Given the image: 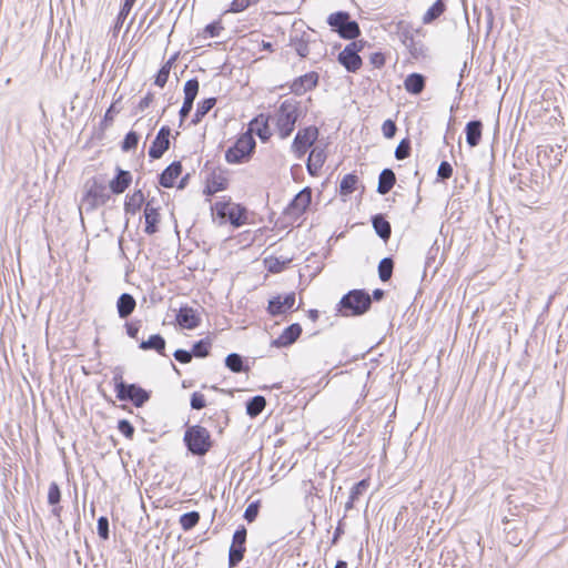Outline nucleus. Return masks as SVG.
<instances>
[{"label": "nucleus", "instance_id": "nucleus-1", "mask_svg": "<svg viewBox=\"0 0 568 568\" xmlns=\"http://www.w3.org/2000/svg\"><path fill=\"white\" fill-rule=\"evenodd\" d=\"M372 297L365 290L347 292L337 305V312L343 316H361L369 311Z\"/></svg>", "mask_w": 568, "mask_h": 568}, {"label": "nucleus", "instance_id": "nucleus-2", "mask_svg": "<svg viewBox=\"0 0 568 568\" xmlns=\"http://www.w3.org/2000/svg\"><path fill=\"white\" fill-rule=\"evenodd\" d=\"M301 115L300 104L294 100H285L276 111V128L281 139L288 138Z\"/></svg>", "mask_w": 568, "mask_h": 568}, {"label": "nucleus", "instance_id": "nucleus-3", "mask_svg": "<svg viewBox=\"0 0 568 568\" xmlns=\"http://www.w3.org/2000/svg\"><path fill=\"white\" fill-rule=\"evenodd\" d=\"M183 442L187 450L194 456H204L213 446L210 432L201 425L189 426L184 433Z\"/></svg>", "mask_w": 568, "mask_h": 568}, {"label": "nucleus", "instance_id": "nucleus-4", "mask_svg": "<svg viewBox=\"0 0 568 568\" xmlns=\"http://www.w3.org/2000/svg\"><path fill=\"white\" fill-rule=\"evenodd\" d=\"M116 398L131 402L135 407H142L151 397V393L138 384H128L120 374L113 377Z\"/></svg>", "mask_w": 568, "mask_h": 568}, {"label": "nucleus", "instance_id": "nucleus-5", "mask_svg": "<svg viewBox=\"0 0 568 568\" xmlns=\"http://www.w3.org/2000/svg\"><path fill=\"white\" fill-rule=\"evenodd\" d=\"M256 142L251 132L240 135L236 142L225 151V160L231 164L246 163L251 160Z\"/></svg>", "mask_w": 568, "mask_h": 568}, {"label": "nucleus", "instance_id": "nucleus-6", "mask_svg": "<svg viewBox=\"0 0 568 568\" xmlns=\"http://www.w3.org/2000/svg\"><path fill=\"white\" fill-rule=\"evenodd\" d=\"M85 189L81 209L83 207L87 212L97 210L110 200V193L108 192L104 181L98 178L90 179L85 183Z\"/></svg>", "mask_w": 568, "mask_h": 568}, {"label": "nucleus", "instance_id": "nucleus-7", "mask_svg": "<svg viewBox=\"0 0 568 568\" xmlns=\"http://www.w3.org/2000/svg\"><path fill=\"white\" fill-rule=\"evenodd\" d=\"M327 24L333 31L346 40H355L361 34V29L355 20L351 19L347 11H336L327 18Z\"/></svg>", "mask_w": 568, "mask_h": 568}, {"label": "nucleus", "instance_id": "nucleus-8", "mask_svg": "<svg viewBox=\"0 0 568 568\" xmlns=\"http://www.w3.org/2000/svg\"><path fill=\"white\" fill-rule=\"evenodd\" d=\"M364 45L363 40H354L339 52L337 60L348 72L355 73L362 67L363 61L358 53Z\"/></svg>", "mask_w": 568, "mask_h": 568}, {"label": "nucleus", "instance_id": "nucleus-9", "mask_svg": "<svg viewBox=\"0 0 568 568\" xmlns=\"http://www.w3.org/2000/svg\"><path fill=\"white\" fill-rule=\"evenodd\" d=\"M215 210L220 217L227 219L234 227H240L247 221V210L241 204L216 202Z\"/></svg>", "mask_w": 568, "mask_h": 568}, {"label": "nucleus", "instance_id": "nucleus-10", "mask_svg": "<svg viewBox=\"0 0 568 568\" xmlns=\"http://www.w3.org/2000/svg\"><path fill=\"white\" fill-rule=\"evenodd\" d=\"M246 538L247 530L245 526L241 525L234 531L232 542L229 549V567H236L244 558L246 552Z\"/></svg>", "mask_w": 568, "mask_h": 568}, {"label": "nucleus", "instance_id": "nucleus-11", "mask_svg": "<svg viewBox=\"0 0 568 568\" xmlns=\"http://www.w3.org/2000/svg\"><path fill=\"white\" fill-rule=\"evenodd\" d=\"M318 129L314 125L301 129L292 143V150L298 159L304 156L307 149L317 140Z\"/></svg>", "mask_w": 568, "mask_h": 568}, {"label": "nucleus", "instance_id": "nucleus-12", "mask_svg": "<svg viewBox=\"0 0 568 568\" xmlns=\"http://www.w3.org/2000/svg\"><path fill=\"white\" fill-rule=\"evenodd\" d=\"M170 134L171 129L168 125H163L155 139L153 140L151 146L149 148V156L153 160H158L163 156V154L169 150L170 148Z\"/></svg>", "mask_w": 568, "mask_h": 568}, {"label": "nucleus", "instance_id": "nucleus-13", "mask_svg": "<svg viewBox=\"0 0 568 568\" xmlns=\"http://www.w3.org/2000/svg\"><path fill=\"white\" fill-rule=\"evenodd\" d=\"M295 305V293H288L285 296H274L268 301L267 312L272 316H278L291 311Z\"/></svg>", "mask_w": 568, "mask_h": 568}, {"label": "nucleus", "instance_id": "nucleus-14", "mask_svg": "<svg viewBox=\"0 0 568 568\" xmlns=\"http://www.w3.org/2000/svg\"><path fill=\"white\" fill-rule=\"evenodd\" d=\"M311 202L312 191L310 187H305L293 197L287 206V212L291 215L300 216L308 209Z\"/></svg>", "mask_w": 568, "mask_h": 568}, {"label": "nucleus", "instance_id": "nucleus-15", "mask_svg": "<svg viewBox=\"0 0 568 568\" xmlns=\"http://www.w3.org/2000/svg\"><path fill=\"white\" fill-rule=\"evenodd\" d=\"M318 83V74L314 71L296 78L291 84V91L296 95H303L314 89Z\"/></svg>", "mask_w": 568, "mask_h": 568}, {"label": "nucleus", "instance_id": "nucleus-16", "mask_svg": "<svg viewBox=\"0 0 568 568\" xmlns=\"http://www.w3.org/2000/svg\"><path fill=\"white\" fill-rule=\"evenodd\" d=\"M302 334V326L298 323L291 324L283 333L272 341L271 345L277 348L287 347L294 344Z\"/></svg>", "mask_w": 568, "mask_h": 568}, {"label": "nucleus", "instance_id": "nucleus-17", "mask_svg": "<svg viewBox=\"0 0 568 568\" xmlns=\"http://www.w3.org/2000/svg\"><path fill=\"white\" fill-rule=\"evenodd\" d=\"M178 324L185 329H194L200 323L201 318L196 314V311L189 306H183L176 314Z\"/></svg>", "mask_w": 568, "mask_h": 568}, {"label": "nucleus", "instance_id": "nucleus-18", "mask_svg": "<svg viewBox=\"0 0 568 568\" xmlns=\"http://www.w3.org/2000/svg\"><path fill=\"white\" fill-rule=\"evenodd\" d=\"M313 42L311 36L303 31L301 33L295 32L290 37V47L294 49V51L301 58H306L310 54V44Z\"/></svg>", "mask_w": 568, "mask_h": 568}, {"label": "nucleus", "instance_id": "nucleus-19", "mask_svg": "<svg viewBox=\"0 0 568 568\" xmlns=\"http://www.w3.org/2000/svg\"><path fill=\"white\" fill-rule=\"evenodd\" d=\"M326 160V152L324 148L315 146L312 149L307 162L306 169L312 176H316L324 165Z\"/></svg>", "mask_w": 568, "mask_h": 568}, {"label": "nucleus", "instance_id": "nucleus-20", "mask_svg": "<svg viewBox=\"0 0 568 568\" xmlns=\"http://www.w3.org/2000/svg\"><path fill=\"white\" fill-rule=\"evenodd\" d=\"M246 132L255 133L262 142L268 141L271 138V131L268 126V119L264 114L255 116L248 124Z\"/></svg>", "mask_w": 568, "mask_h": 568}, {"label": "nucleus", "instance_id": "nucleus-21", "mask_svg": "<svg viewBox=\"0 0 568 568\" xmlns=\"http://www.w3.org/2000/svg\"><path fill=\"white\" fill-rule=\"evenodd\" d=\"M132 175L129 171L116 168L115 176L110 181V190L114 194L123 193L131 184Z\"/></svg>", "mask_w": 568, "mask_h": 568}, {"label": "nucleus", "instance_id": "nucleus-22", "mask_svg": "<svg viewBox=\"0 0 568 568\" xmlns=\"http://www.w3.org/2000/svg\"><path fill=\"white\" fill-rule=\"evenodd\" d=\"M182 172V164L180 161H174L168 165L159 175V184L163 187H172L175 180Z\"/></svg>", "mask_w": 568, "mask_h": 568}, {"label": "nucleus", "instance_id": "nucleus-23", "mask_svg": "<svg viewBox=\"0 0 568 568\" xmlns=\"http://www.w3.org/2000/svg\"><path fill=\"white\" fill-rule=\"evenodd\" d=\"M136 301L129 293H122L116 301V312L120 318L126 320L135 310Z\"/></svg>", "mask_w": 568, "mask_h": 568}, {"label": "nucleus", "instance_id": "nucleus-24", "mask_svg": "<svg viewBox=\"0 0 568 568\" xmlns=\"http://www.w3.org/2000/svg\"><path fill=\"white\" fill-rule=\"evenodd\" d=\"M426 85V78L417 72L410 73L404 81L405 90L414 95L420 94Z\"/></svg>", "mask_w": 568, "mask_h": 568}, {"label": "nucleus", "instance_id": "nucleus-25", "mask_svg": "<svg viewBox=\"0 0 568 568\" xmlns=\"http://www.w3.org/2000/svg\"><path fill=\"white\" fill-rule=\"evenodd\" d=\"M483 123L479 120L469 121L466 124V142L470 148H475L479 144L481 139Z\"/></svg>", "mask_w": 568, "mask_h": 568}, {"label": "nucleus", "instance_id": "nucleus-26", "mask_svg": "<svg viewBox=\"0 0 568 568\" xmlns=\"http://www.w3.org/2000/svg\"><path fill=\"white\" fill-rule=\"evenodd\" d=\"M372 225L375 233L383 240L388 241L392 235L390 223L385 219L383 214H376L372 217Z\"/></svg>", "mask_w": 568, "mask_h": 568}, {"label": "nucleus", "instance_id": "nucleus-27", "mask_svg": "<svg viewBox=\"0 0 568 568\" xmlns=\"http://www.w3.org/2000/svg\"><path fill=\"white\" fill-rule=\"evenodd\" d=\"M396 183V175L392 169H384L378 176L377 193L387 194Z\"/></svg>", "mask_w": 568, "mask_h": 568}, {"label": "nucleus", "instance_id": "nucleus-28", "mask_svg": "<svg viewBox=\"0 0 568 568\" xmlns=\"http://www.w3.org/2000/svg\"><path fill=\"white\" fill-rule=\"evenodd\" d=\"M165 339L160 334L151 335L146 341H142L139 344V348L142 351H155L160 355H165Z\"/></svg>", "mask_w": 568, "mask_h": 568}, {"label": "nucleus", "instance_id": "nucleus-29", "mask_svg": "<svg viewBox=\"0 0 568 568\" xmlns=\"http://www.w3.org/2000/svg\"><path fill=\"white\" fill-rule=\"evenodd\" d=\"M145 227L144 232L148 235H153L159 231V223L161 221L159 209H144Z\"/></svg>", "mask_w": 568, "mask_h": 568}, {"label": "nucleus", "instance_id": "nucleus-30", "mask_svg": "<svg viewBox=\"0 0 568 568\" xmlns=\"http://www.w3.org/2000/svg\"><path fill=\"white\" fill-rule=\"evenodd\" d=\"M144 194L141 190L134 191L133 194L126 196L124 202V211L128 214L134 215L138 213L144 203Z\"/></svg>", "mask_w": 568, "mask_h": 568}, {"label": "nucleus", "instance_id": "nucleus-31", "mask_svg": "<svg viewBox=\"0 0 568 568\" xmlns=\"http://www.w3.org/2000/svg\"><path fill=\"white\" fill-rule=\"evenodd\" d=\"M266 406V399L262 395H256L246 402V414L251 418L257 417Z\"/></svg>", "mask_w": 568, "mask_h": 568}, {"label": "nucleus", "instance_id": "nucleus-32", "mask_svg": "<svg viewBox=\"0 0 568 568\" xmlns=\"http://www.w3.org/2000/svg\"><path fill=\"white\" fill-rule=\"evenodd\" d=\"M225 366L233 373H241L248 369L244 365L243 357L237 353H231L225 357Z\"/></svg>", "mask_w": 568, "mask_h": 568}, {"label": "nucleus", "instance_id": "nucleus-33", "mask_svg": "<svg viewBox=\"0 0 568 568\" xmlns=\"http://www.w3.org/2000/svg\"><path fill=\"white\" fill-rule=\"evenodd\" d=\"M446 10V4L444 0H437L433 6L426 11L423 17V22L425 24L432 23L437 18H439L444 11Z\"/></svg>", "mask_w": 568, "mask_h": 568}, {"label": "nucleus", "instance_id": "nucleus-34", "mask_svg": "<svg viewBox=\"0 0 568 568\" xmlns=\"http://www.w3.org/2000/svg\"><path fill=\"white\" fill-rule=\"evenodd\" d=\"M357 183H358L357 175H355L353 173L344 175V178L342 179V181L339 183V194L343 196H347V195L352 194L356 190Z\"/></svg>", "mask_w": 568, "mask_h": 568}, {"label": "nucleus", "instance_id": "nucleus-35", "mask_svg": "<svg viewBox=\"0 0 568 568\" xmlns=\"http://www.w3.org/2000/svg\"><path fill=\"white\" fill-rule=\"evenodd\" d=\"M135 1L136 0H124L123 4L121 6V9H120V11L118 13L114 27H113L114 34L116 32H119L120 29L122 28L125 19L128 18L130 11L133 8Z\"/></svg>", "mask_w": 568, "mask_h": 568}, {"label": "nucleus", "instance_id": "nucleus-36", "mask_svg": "<svg viewBox=\"0 0 568 568\" xmlns=\"http://www.w3.org/2000/svg\"><path fill=\"white\" fill-rule=\"evenodd\" d=\"M394 271V261L392 257H384L378 264V276L382 282L390 280Z\"/></svg>", "mask_w": 568, "mask_h": 568}, {"label": "nucleus", "instance_id": "nucleus-37", "mask_svg": "<svg viewBox=\"0 0 568 568\" xmlns=\"http://www.w3.org/2000/svg\"><path fill=\"white\" fill-rule=\"evenodd\" d=\"M200 518H201L200 513L192 510V511L183 514L180 517L179 521H180L182 529L184 531H189V530L193 529L199 524Z\"/></svg>", "mask_w": 568, "mask_h": 568}, {"label": "nucleus", "instance_id": "nucleus-38", "mask_svg": "<svg viewBox=\"0 0 568 568\" xmlns=\"http://www.w3.org/2000/svg\"><path fill=\"white\" fill-rule=\"evenodd\" d=\"M412 58L419 60L427 57L428 49L422 40H415L409 42L406 47Z\"/></svg>", "mask_w": 568, "mask_h": 568}, {"label": "nucleus", "instance_id": "nucleus-39", "mask_svg": "<svg viewBox=\"0 0 568 568\" xmlns=\"http://www.w3.org/2000/svg\"><path fill=\"white\" fill-rule=\"evenodd\" d=\"M211 346H212V343L209 337L202 338L193 344L191 352H192L193 356L203 358L210 354Z\"/></svg>", "mask_w": 568, "mask_h": 568}, {"label": "nucleus", "instance_id": "nucleus-40", "mask_svg": "<svg viewBox=\"0 0 568 568\" xmlns=\"http://www.w3.org/2000/svg\"><path fill=\"white\" fill-rule=\"evenodd\" d=\"M138 142H139V134L134 131H130L125 134V136L121 143V149L124 152H129L136 148Z\"/></svg>", "mask_w": 568, "mask_h": 568}, {"label": "nucleus", "instance_id": "nucleus-41", "mask_svg": "<svg viewBox=\"0 0 568 568\" xmlns=\"http://www.w3.org/2000/svg\"><path fill=\"white\" fill-rule=\"evenodd\" d=\"M199 81L196 78L190 79L184 84V98H189L191 100H195L197 93H199Z\"/></svg>", "mask_w": 568, "mask_h": 568}, {"label": "nucleus", "instance_id": "nucleus-42", "mask_svg": "<svg viewBox=\"0 0 568 568\" xmlns=\"http://www.w3.org/2000/svg\"><path fill=\"white\" fill-rule=\"evenodd\" d=\"M368 486H369L368 479H362L358 483H356L351 489V494H349L351 499L355 500V501L358 500L359 497L367 490Z\"/></svg>", "mask_w": 568, "mask_h": 568}, {"label": "nucleus", "instance_id": "nucleus-43", "mask_svg": "<svg viewBox=\"0 0 568 568\" xmlns=\"http://www.w3.org/2000/svg\"><path fill=\"white\" fill-rule=\"evenodd\" d=\"M410 149L412 148L409 139H403L395 150V158L397 160H404L408 158L410 154Z\"/></svg>", "mask_w": 568, "mask_h": 568}, {"label": "nucleus", "instance_id": "nucleus-44", "mask_svg": "<svg viewBox=\"0 0 568 568\" xmlns=\"http://www.w3.org/2000/svg\"><path fill=\"white\" fill-rule=\"evenodd\" d=\"M61 500V490L55 481H52L49 486L48 503L51 506H57Z\"/></svg>", "mask_w": 568, "mask_h": 568}, {"label": "nucleus", "instance_id": "nucleus-45", "mask_svg": "<svg viewBox=\"0 0 568 568\" xmlns=\"http://www.w3.org/2000/svg\"><path fill=\"white\" fill-rule=\"evenodd\" d=\"M260 507H261V505H260V501H258V500L251 503V504L246 507V509H245V511H244V516H243V517H244V519H245L247 523H253V521L256 519L257 515H258Z\"/></svg>", "mask_w": 568, "mask_h": 568}, {"label": "nucleus", "instance_id": "nucleus-46", "mask_svg": "<svg viewBox=\"0 0 568 568\" xmlns=\"http://www.w3.org/2000/svg\"><path fill=\"white\" fill-rule=\"evenodd\" d=\"M216 98H207L197 103L196 112L203 118L214 108Z\"/></svg>", "mask_w": 568, "mask_h": 568}, {"label": "nucleus", "instance_id": "nucleus-47", "mask_svg": "<svg viewBox=\"0 0 568 568\" xmlns=\"http://www.w3.org/2000/svg\"><path fill=\"white\" fill-rule=\"evenodd\" d=\"M98 535L101 539L108 540L110 537V530H109V519L105 516H101L98 519Z\"/></svg>", "mask_w": 568, "mask_h": 568}, {"label": "nucleus", "instance_id": "nucleus-48", "mask_svg": "<svg viewBox=\"0 0 568 568\" xmlns=\"http://www.w3.org/2000/svg\"><path fill=\"white\" fill-rule=\"evenodd\" d=\"M438 253H439L438 246H432L428 250L426 260H425V268H429V267L434 266V272H436L438 270V266L440 263L435 264Z\"/></svg>", "mask_w": 568, "mask_h": 568}, {"label": "nucleus", "instance_id": "nucleus-49", "mask_svg": "<svg viewBox=\"0 0 568 568\" xmlns=\"http://www.w3.org/2000/svg\"><path fill=\"white\" fill-rule=\"evenodd\" d=\"M119 432L129 439H132L134 435V426L128 419H120L118 423Z\"/></svg>", "mask_w": 568, "mask_h": 568}, {"label": "nucleus", "instance_id": "nucleus-50", "mask_svg": "<svg viewBox=\"0 0 568 568\" xmlns=\"http://www.w3.org/2000/svg\"><path fill=\"white\" fill-rule=\"evenodd\" d=\"M170 71V65H162L155 75L154 84L163 88L168 82Z\"/></svg>", "mask_w": 568, "mask_h": 568}, {"label": "nucleus", "instance_id": "nucleus-51", "mask_svg": "<svg viewBox=\"0 0 568 568\" xmlns=\"http://www.w3.org/2000/svg\"><path fill=\"white\" fill-rule=\"evenodd\" d=\"M190 405L192 409L200 410L206 406V399L203 394L194 392L191 395Z\"/></svg>", "mask_w": 568, "mask_h": 568}, {"label": "nucleus", "instance_id": "nucleus-52", "mask_svg": "<svg viewBox=\"0 0 568 568\" xmlns=\"http://www.w3.org/2000/svg\"><path fill=\"white\" fill-rule=\"evenodd\" d=\"M453 175V166L449 162L443 161L440 162L438 170H437V176L439 180L445 181L450 179Z\"/></svg>", "mask_w": 568, "mask_h": 568}, {"label": "nucleus", "instance_id": "nucleus-53", "mask_svg": "<svg viewBox=\"0 0 568 568\" xmlns=\"http://www.w3.org/2000/svg\"><path fill=\"white\" fill-rule=\"evenodd\" d=\"M258 0H233L231 3L230 11L232 12H242L247 9L250 6L256 3Z\"/></svg>", "mask_w": 568, "mask_h": 568}, {"label": "nucleus", "instance_id": "nucleus-54", "mask_svg": "<svg viewBox=\"0 0 568 568\" xmlns=\"http://www.w3.org/2000/svg\"><path fill=\"white\" fill-rule=\"evenodd\" d=\"M414 32L416 33H420L422 32V29H416V30H412L410 28L408 27H405L402 29V32H400V40L403 42V44L405 47H407L409 44V42L412 41H415L416 39L414 38Z\"/></svg>", "mask_w": 568, "mask_h": 568}, {"label": "nucleus", "instance_id": "nucleus-55", "mask_svg": "<svg viewBox=\"0 0 568 568\" xmlns=\"http://www.w3.org/2000/svg\"><path fill=\"white\" fill-rule=\"evenodd\" d=\"M383 134L386 139H392L395 136L397 126L393 120H386L382 125Z\"/></svg>", "mask_w": 568, "mask_h": 568}, {"label": "nucleus", "instance_id": "nucleus-56", "mask_svg": "<svg viewBox=\"0 0 568 568\" xmlns=\"http://www.w3.org/2000/svg\"><path fill=\"white\" fill-rule=\"evenodd\" d=\"M193 103H194V100H191L189 98H184V101H183V104L180 109V122L182 123L187 116L189 114L191 113L192 109H193Z\"/></svg>", "mask_w": 568, "mask_h": 568}, {"label": "nucleus", "instance_id": "nucleus-57", "mask_svg": "<svg viewBox=\"0 0 568 568\" xmlns=\"http://www.w3.org/2000/svg\"><path fill=\"white\" fill-rule=\"evenodd\" d=\"M174 358L181 364H187L192 361L193 354L191 351L179 348L173 354Z\"/></svg>", "mask_w": 568, "mask_h": 568}, {"label": "nucleus", "instance_id": "nucleus-58", "mask_svg": "<svg viewBox=\"0 0 568 568\" xmlns=\"http://www.w3.org/2000/svg\"><path fill=\"white\" fill-rule=\"evenodd\" d=\"M216 418L219 420V433H222L224 427L229 424V416L225 410L216 412L213 416H210L209 419Z\"/></svg>", "mask_w": 568, "mask_h": 568}, {"label": "nucleus", "instance_id": "nucleus-59", "mask_svg": "<svg viewBox=\"0 0 568 568\" xmlns=\"http://www.w3.org/2000/svg\"><path fill=\"white\" fill-rule=\"evenodd\" d=\"M154 100V94L149 92L136 105V112H143Z\"/></svg>", "mask_w": 568, "mask_h": 568}, {"label": "nucleus", "instance_id": "nucleus-60", "mask_svg": "<svg viewBox=\"0 0 568 568\" xmlns=\"http://www.w3.org/2000/svg\"><path fill=\"white\" fill-rule=\"evenodd\" d=\"M221 30H223V27L220 24V22H212L204 29L205 33H207L211 38L219 37Z\"/></svg>", "mask_w": 568, "mask_h": 568}, {"label": "nucleus", "instance_id": "nucleus-61", "mask_svg": "<svg viewBox=\"0 0 568 568\" xmlns=\"http://www.w3.org/2000/svg\"><path fill=\"white\" fill-rule=\"evenodd\" d=\"M126 334L131 338H138V334L140 331V322H128L125 323Z\"/></svg>", "mask_w": 568, "mask_h": 568}, {"label": "nucleus", "instance_id": "nucleus-62", "mask_svg": "<svg viewBox=\"0 0 568 568\" xmlns=\"http://www.w3.org/2000/svg\"><path fill=\"white\" fill-rule=\"evenodd\" d=\"M369 61L375 68L379 69L385 64V55L382 52H374L371 54Z\"/></svg>", "mask_w": 568, "mask_h": 568}, {"label": "nucleus", "instance_id": "nucleus-63", "mask_svg": "<svg viewBox=\"0 0 568 568\" xmlns=\"http://www.w3.org/2000/svg\"><path fill=\"white\" fill-rule=\"evenodd\" d=\"M119 110L115 109V104H111L110 108L106 110L105 114H104V119H103V122L105 124L108 123H112L113 121V116L115 113H118Z\"/></svg>", "mask_w": 568, "mask_h": 568}, {"label": "nucleus", "instance_id": "nucleus-64", "mask_svg": "<svg viewBox=\"0 0 568 568\" xmlns=\"http://www.w3.org/2000/svg\"><path fill=\"white\" fill-rule=\"evenodd\" d=\"M283 267H284V262L281 263L278 260H276L274 264L268 266V270L272 273H276V272H281L283 270Z\"/></svg>", "mask_w": 568, "mask_h": 568}]
</instances>
